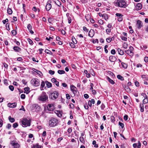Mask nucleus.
<instances>
[{"label": "nucleus", "mask_w": 148, "mask_h": 148, "mask_svg": "<svg viewBox=\"0 0 148 148\" xmlns=\"http://www.w3.org/2000/svg\"><path fill=\"white\" fill-rule=\"evenodd\" d=\"M115 3L116 6L121 8H125L127 6L126 3L124 0H116Z\"/></svg>", "instance_id": "obj_1"}, {"label": "nucleus", "mask_w": 148, "mask_h": 148, "mask_svg": "<svg viewBox=\"0 0 148 148\" xmlns=\"http://www.w3.org/2000/svg\"><path fill=\"white\" fill-rule=\"evenodd\" d=\"M58 123V120L54 117H51L49 122V126L51 127H53L56 126Z\"/></svg>", "instance_id": "obj_2"}, {"label": "nucleus", "mask_w": 148, "mask_h": 148, "mask_svg": "<svg viewBox=\"0 0 148 148\" xmlns=\"http://www.w3.org/2000/svg\"><path fill=\"white\" fill-rule=\"evenodd\" d=\"M31 120L27 118L22 119L21 120L22 126L23 127H26L30 126L31 125Z\"/></svg>", "instance_id": "obj_3"}, {"label": "nucleus", "mask_w": 148, "mask_h": 148, "mask_svg": "<svg viewBox=\"0 0 148 148\" xmlns=\"http://www.w3.org/2000/svg\"><path fill=\"white\" fill-rule=\"evenodd\" d=\"M48 97L46 93L42 92L41 94L39 97L38 99L39 101H45L47 100H48Z\"/></svg>", "instance_id": "obj_4"}, {"label": "nucleus", "mask_w": 148, "mask_h": 148, "mask_svg": "<svg viewBox=\"0 0 148 148\" xmlns=\"http://www.w3.org/2000/svg\"><path fill=\"white\" fill-rule=\"evenodd\" d=\"M31 84L33 85L37 86L40 85L39 80L37 78H33L31 81Z\"/></svg>", "instance_id": "obj_5"}, {"label": "nucleus", "mask_w": 148, "mask_h": 148, "mask_svg": "<svg viewBox=\"0 0 148 148\" xmlns=\"http://www.w3.org/2000/svg\"><path fill=\"white\" fill-rule=\"evenodd\" d=\"M58 95V92L57 91H54L51 94L50 96L51 99H55L57 98Z\"/></svg>", "instance_id": "obj_6"}, {"label": "nucleus", "mask_w": 148, "mask_h": 148, "mask_svg": "<svg viewBox=\"0 0 148 148\" xmlns=\"http://www.w3.org/2000/svg\"><path fill=\"white\" fill-rule=\"evenodd\" d=\"M11 144L14 148H18L20 147V145L14 140L11 142Z\"/></svg>", "instance_id": "obj_7"}, {"label": "nucleus", "mask_w": 148, "mask_h": 148, "mask_svg": "<svg viewBox=\"0 0 148 148\" xmlns=\"http://www.w3.org/2000/svg\"><path fill=\"white\" fill-rule=\"evenodd\" d=\"M47 108L48 110L50 111H52L54 109V107L53 104H49L47 106Z\"/></svg>", "instance_id": "obj_8"}, {"label": "nucleus", "mask_w": 148, "mask_h": 148, "mask_svg": "<svg viewBox=\"0 0 148 148\" xmlns=\"http://www.w3.org/2000/svg\"><path fill=\"white\" fill-rule=\"evenodd\" d=\"M136 25L139 29H140L143 26V23L142 22L139 20L137 21Z\"/></svg>", "instance_id": "obj_9"}, {"label": "nucleus", "mask_w": 148, "mask_h": 148, "mask_svg": "<svg viewBox=\"0 0 148 148\" xmlns=\"http://www.w3.org/2000/svg\"><path fill=\"white\" fill-rule=\"evenodd\" d=\"M71 90L72 91L74 94H75L77 93V89L76 87L73 85L70 86Z\"/></svg>", "instance_id": "obj_10"}, {"label": "nucleus", "mask_w": 148, "mask_h": 148, "mask_svg": "<svg viewBox=\"0 0 148 148\" xmlns=\"http://www.w3.org/2000/svg\"><path fill=\"white\" fill-rule=\"evenodd\" d=\"M116 57L113 56H110L109 58V60L111 62H114L116 61Z\"/></svg>", "instance_id": "obj_11"}, {"label": "nucleus", "mask_w": 148, "mask_h": 148, "mask_svg": "<svg viewBox=\"0 0 148 148\" xmlns=\"http://www.w3.org/2000/svg\"><path fill=\"white\" fill-rule=\"evenodd\" d=\"M8 106L12 108H15L16 106V103H9L8 104Z\"/></svg>", "instance_id": "obj_12"}, {"label": "nucleus", "mask_w": 148, "mask_h": 148, "mask_svg": "<svg viewBox=\"0 0 148 148\" xmlns=\"http://www.w3.org/2000/svg\"><path fill=\"white\" fill-rule=\"evenodd\" d=\"M95 32L94 31L91 29H90L88 33V36L91 37H92L94 35Z\"/></svg>", "instance_id": "obj_13"}, {"label": "nucleus", "mask_w": 148, "mask_h": 148, "mask_svg": "<svg viewBox=\"0 0 148 148\" xmlns=\"http://www.w3.org/2000/svg\"><path fill=\"white\" fill-rule=\"evenodd\" d=\"M27 28L31 34H33L34 32L32 30V27L30 24H29L27 26Z\"/></svg>", "instance_id": "obj_14"}, {"label": "nucleus", "mask_w": 148, "mask_h": 148, "mask_svg": "<svg viewBox=\"0 0 148 148\" xmlns=\"http://www.w3.org/2000/svg\"><path fill=\"white\" fill-rule=\"evenodd\" d=\"M142 8V4L140 3H138L137 4L136 7L135 8L137 10H139Z\"/></svg>", "instance_id": "obj_15"}, {"label": "nucleus", "mask_w": 148, "mask_h": 148, "mask_svg": "<svg viewBox=\"0 0 148 148\" xmlns=\"http://www.w3.org/2000/svg\"><path fill=\"white\" fill-rule=\"evenodd\" d=\"M13 49L16 52H19L21 51V49L18 46H14L13 48Z\"/></svg>", "instance_id": "obj_16"}, {"label": "nucleus", "mask_w": 148, "mask_h": 148, "mask_svg": "<svg viewBox=\"0 0 148 148\" xmlns=\"http://www.w3.org/2000/svg\"><path fill=\"white\" fill-rule=\"evenodd\" d=\"M51 7V5L50 3L47 4L46 6V8L47 11L49 10Z\"/></svg>", "instance_id": "obj_17"}, {"label": "nucleus", "mask_w": 148, "mask_h": 148, "mask_svg": "<svg viewBox=\"0 0 148 148\" xmlns=\"http://www.w3.org/2000/svg\"><path fill=\"white\" fill-rule=\"evenodd\" d=\"M55 113L59 117H61L62 116V114L61 112L60 111L56 110L55 111Z\"/></svg>", "instance_id": "obj_18"}, {"label": "nucleus", "mask_w": 148, "mask_h": 148, "mask_svg": "<svg viewBox=\"0 0 148 148\" xmlns=\"http://www.w3.org/2000/svg\"><path fill=\"white\" fill-rule=\"evenodd\" d=\"M125 52L128 55L132 56L133 55V53L132 51L130 50H128L125 51Z\"/></svg>", "instance_id": "obj_19"}, {"label": "nucleus", "mask_w": 148, "mask_h": 148, "mask_svg": "<svg viewBox=\"0 0 148 148\" xmlns=\"http://www.w3.org/2000/svg\"><path fill=\"white\" fill-rule=\"evenodd\" d=\"M117 50L119 55H122L124 54V52L121 49L119 48Z\"/></svg>", "instance_id": "obj_20"}, {"label": "nucleus", "mask_w": 148, "mask_h": 148, "mask_svg": "<svg viewBox=\"0 0 148 148\" xmlns=\"http://www.w3.org/2000/svg\"><path fill=\"white\" fill-rule=\"evenodd\" d=\"M45 83L46 84L48 88H49L52 86L51 84L48 81H46L45 82Z\"/></svg>", "instance_id": "obj_21"}, {"label": "nucleus", "mask_w": 148, "mask_h": 148, "mask_svg": "<svg viewBox=\"0 0 148 148\" xmlns=\"http://www.w3.org/2000/svg\"><path fill=\"white\" fill-rule=\"evenodd\" d=\"M107 79L112 84H114L115 82L114 81L111 79L109 77H108Z\"/></svg>", "instance_id": "obj_22"}, {"label": "nucleus", "mask_w": 148, "mask_h": 148, "mask_svg": "<svg viewBox=\"0 0 148 148\" xmlns=\"http://www.w3.org/2000/svg\"><path fill=\"white\" fill-rule=\"evenodd\" d=\"M45 85V83L44 82L42 81L41 84V87H40V90H43V87Z\"/></svg>", "instance_id": "obj_23"}, {"label": "nucleus", "mask_w": 148, "mask_h": 148, "mask_svg": "<svg viewBox=\"0 0 148 148\" xmlns=\"http://www.w3.org/2000/svg\"><path fill=\"white\" fill-rule=\"evenodd\" d=\"M8 119L10 122L11 123H13L15 121V119L12 117H11V116H9L8 117Z\"/></svg>", "instance_id": "obj_24"}, {"label": "nucleus", "mask_w": 148, "mask_h": 148, "mask_svg": "<svg viewBox=\"0 0 148 148\" xmlns=\"http://www.w3.org/2000/svg\"><path fill=\"white\" fill-rule=\"evenodd\" d=\"M32 70L33 71H34L36 73L40 75L41 74H42V73L41 72H40V71H39L38 70L36 69H35L34 68H33Z\"/></svg>", "instance_id": "obj_25"}, {"label": "nucleus", "mask_w": 148, "mask_h": 148, "mask_svg": "<svg viewBox=\"0 0 148 148\" xmlns=\"http://www.w3.org/2000/svg\"><path fill=\"white\" fill-rule=\"evenodd\" d=\"M103 16H102V17L104 18L105 20H107L108 19V16L107 14H103Z\"/></svg>", "instance_id": "obj_26"}, {"label": "nucleus", "mask_w": 148, "mask_h": 148, "mask_svg": "<svg viewBox=\"0 0 148 148\" xmlns=\"http://www.w3.org/2000/svg\"><path fill=\"white\" fill-rule=\"evenodd\" d=\"M55 3L59 7L61 5V2L58 0H56Z\"/></svg>", "instance_id": "obj_27"}, {"label": "nucleus", "mask_w": 148, "mask_h": 148, "mask_svg": "<svg viewBox=\"0 0 148 148\" xmlns=\"http://www.w3.org/2000/svg\"><path fill=\"white\" fill-rule=\"evenodd\" d=\"M145 99L143 100V103L145 104L148 102V98L147 97H145Z\"/></svg>", "instance_id": "obj_28"}, {"label": "nucleus", "mask_w": 148, "mask_h": 148, "mask_svg": "<svg viewBox=\"0 0 148 148\" xmlns=\"http://www.w3.org/2000/svg\"><path fill=\"white\" fill-rule=\"evenodd\" d=\"M7 11L8 13L9 14H11L12 13V11L11 9L9 8H8L7 10Z\"/></svg>", "instance_id": "obj_29"}, {"label": "nucleus", "mask_w": 148, "mask_h": 148, "mask_svg": "<svg viewBox=\"0 0 148 148\" xmlns=\"http://www.w3.org/2000/svg\"><path fill=\"white\" fill-rule=\"evenodd\" d=\"M117 77L118 79H120L121 81L124 80L123 77L120 75H118Z\"/></svg>", "instance_id": "obj_30"}, {"label": "nucleus", "mask_w": 148, "mask_h": 148, "mask_svg": "<svg viewBox=\"0 0 148 148\" xmlns=\"http://www.w3.org/2000/svg\"><path fill=\"white\" fill-rule=\"evenodd\" d=\"M58 73L60 74H64L65 73V72L63 70H58Z\"/></svg>", "instance_id": "obj_31"}, {"label": "nucleus", "mask_w": 148, "mask_h": 148, "mask_svg": "<svg viewBox=\"0 0 148 148\" xmlns=\"http://www.w3.org/2000/svg\"><path fill=\"white\" fill-rule=\"evenodd\" d=\"M140 111L141 112H143L144 111V106L143 104H140Z\"/></svg>", "instance_id": "obj_32"}, {"label": "nucleus", "mask_w": 148, "mask_h": 148, "mask_svg": "<svg viewBox=\"0 0 148 148\" xmlns=\"http://www.w3.org/2000/svg\"><path fill=\"white\" fill-rule=\"evenodd\" d=\"M69 45L72 48H74L75 47V44L73 42L72 43V42H70L69 43Z\"/></svg>", "instance_id": "obj_33"}, {"label": "nucleus", "mask_w": 148, "mask_h": 148, "mask_svg": "<svg viewBox=\"0 0 148 148\" xmlns=\"http://www.w3.org/2000/svg\"><path fill=\"white\" fill-rule=\"evenodd\" d=\"M121 65L124 68L126 69L127 67V65L124 62H122Z\"/></svg>", "instance_id": "obj_34"}, {"label": "nucleus", "mask_w": 148, "mask_h": 148, "mask_svg": "<svg viewBox=\"0 0 148 148\" xmlns=\"http://www.w3.org/2000/svg\"><path fill=\"white\" fill-rule=\"evenodd\" d=\"M119 124L120 126L122 128H123L124 127V124L121 122L120 121H119Z\"/></svg>", "instance_id": "obj_35"}, {"label": "nucleus", "mask_w": 148, "mask_h": 148, "mask_svg": "<svg viewBox=\"0 0 148 148\" xmlns=\"http://www.w3.org/2000/svg\"><path fill=\"white\" fill-rule=\"evenodd\" d=\"M27 41H28V42H29V43L30 45H33V42L32 41L31 39H30V38H28L27 39Z\"/></svg>", "instance_id": "obj_36"}, {"label": "nucleus", "mask_w": 148, "mask_h": 148, "mask_svg": "<svg viewBox=\"0 0 148 148\" xmlns=\"http://www.w3.org/2000/svg\"><path fill=\"white\" fill-rule=\"evenodd\" d=\"M110 119L112 122H114L115 121L114 117L113 116H110Z\"/></svg>", "instance_id": "obj_37"}, {"label": "nucleus", "mask_w": 148, "mask_h": 148, "mask_svg": "<svg viewBox=\"0 0 148 148\" xmlns=\"http://www.w3.org/2000/svg\"><path fill=\"white\" fill-rule=\"evenodd\" d=\"M111 30L110 29H106V32L107 34H109L111 32Z\"/></svg>", "instance_id": "obj_38"}, {"label": "nucleus", "mask_w": 148, "mask_h": 148, "mask_svg": "<svg viewBox=\"0 0 148 148\" xmlns=\"http://www.w3.org/2000/svg\"><path fill=\"white\" fill-rule=\"evenodd\" d=\"M121 38L122 39V40H124L125 41H127V38L126 37H124L123 36H121Z\"/></svg>", "instance_id": "obj_39"}, {"label": "nucleus", "mask_w": 148, "mask_h": 148, "mask_svg": "<svg viewBox=\"0 0 148 148\" xmlns=\"http://www.w3.org/2000/svg\"><path fill=\"white\" fill-rule=\"evenodd\" d=\"M32 148H40V147L37 144L36 145H33Z\"/></svg>", "instance_id": "obj_40"}, {"label": "nucleus", "mask_w": 148, "mask_h": 148, "mask_svg": "<svg viewBox=\"0 0 148 148\" xmlns=\"http://www.w3.org/2000/svg\"><path fill=\"white\" fill-rule=\"evenodd\" d=\"M72 40L74 43L76 44L77 43V41L74 37H72Z\"/></svg>", "instance_id": "obj_41"}, {"label": "nucleus", "mask_w": 148, "mask_h": 148, "mask_svg": "<svg viewBox=\"0 0 148 148\" xmlns=\"http://www.w3.org/2000/svg\"><path fill=\"white\" fill-rule=\"evenodd\" d=\"M10 89L12 91H13L14 90V87L13 86L10 85L9 87Z\"/></svg>", "instance_id": "obj_42"}, {"label": "nucleus", "mask_w": 148, "mask_h": 148, "mask_svg": "<svg viewBox=\"0 0 148 148\" xmlns=\"http://www.w3.org/2000/svg\"><path fill=\"white\" fill-rule=\"evenodd\" d=\"M49 73L51 75H53L54 74L55 71L51 70H50L49 71Z\"/></svg>", "instance_id": "obj_43"}, {"label": "nucleus", "mask_w": 148, "mask_h": 148, "mask_svg": "<svg viewBox=\"0 0 148 148\" xmlns=\"http://www.w3.org/2000/svg\"><path fill=\"white\" fill-rule=\"evenodd\" d=\"M45 52L46 53L48 54H50L51 53H52L51 52V51H50L49 50L47 49H46L45 50Z\"/></svg>", "instance_id": "obj_44"}, {"label": "nucleus", "mask_w": 148, "mask_h": 148, "mask_svg": "<svg viewBox=\"0 0 148 148\" xmlns=\"http://www.w3.org/2000/svg\"><path fill=\"white\" fill-rule=\"evenodd\" d=\"M6 27L7 30L9 31L10 29V28L9 27V25L8 23H7L6 25Z\"/></svg>", "instance_id": "obj_45"}, {"label": "nucleus", "mask_w": 148, "mask_h": 148, "mask_svg": "<svg viewBox=\"0 0 148 148\" xmlns=\"http://www.w3.org/2000/svg\"><path fill=\"white\" fill-rule=\"evenodd\" d=\"M18 126V124L16 123H14L13 125V127L14 128Z\"/></svg>", "instance_id": "obj_46"}, {"label": "nucleus", "mask_w": 148, "mask_h": 148, "mask_svg": "<svg viewBox=\"0 0 148 148\" xmlns=\"http://www.w3.org/2000/svg\"><path fill=\"white\" fill-rule=\"evenodd\" d=\"M111 53L112 55H114L116 53L115 50L114 49H112L111 51Z\"/></svg>", "instance_id": "obj_47"}, {"label": "nucleus", "mask_w": 148, "mask_h": 148, "mask_svg": "<svg viewBox=\"0 0 148 148\" xmlns=\"http://www.w3.org/2000/svg\"><path fill=\"white\" fill-rule=\"evenodd\" d=\"M68 22L69 23H71V19L70 17H68Z\"/></svg>", "instance_id": "obj_48"}, {"label": "nucleus", "mask_w": 148, "mask_h": 148, "mask_svg": "<svg viewBox=\"0 0 148 148\" xmlns=\"http://www.w3.org/2000/svg\"><path fill=\"white\" fill-rule=\"evenodd\" d=\"M25 95L24 94H22L21 95V99H23L25 98Z\"/></svg>", "instance_id": "obj_49"}, {"label": "nucleus", "mask_w": 148, "mask_h": 148, "mask_svg": "<svg viewBox=\"0 0 148 148\" xmlns=\"http://www.w3.org/2000/svg\"><path fill=\"white\" fill-rule=\"evenodd\" d=\"M116 16L119 17L123 16V15L121 14L120 13H116Z\"/></svg>", "instance_id": "obj_50"}, {"label": "nucleus", "mask_w": 148, "mask_h": 148, "mask_svg": "<svg viewBox=\"0 0 148 148\" xmlns=\"http://www.w3.org/2000/svg\"><path fill=\"white\" fill-rule=\"evenodd\" d=\"M79 140H80V141L82 143H83V142L84 141V138L83 137H80L79 138Z\"/></svg>", "instance_id": "obj_51"}, {"label": "nucleus", "mask_w": 148, "mask_h": 148, "mask_svg": "<svg viewBox=\"0 0 148 148\" xmlns=\"http://www.w3.org/2000/svg\"><path fill=\"white\" fill-rule=\"evenodd\" d=\"M12 34L14 35H15L16 34V31L15 30H13L12 31Z\"/></svg>", "instance_id": "obj_52"}, {"label": "nucleus", "mask_w": 148, "mask_h": 148, "mask_svg": "<svg viewBox=\"0 0 148 148\" xmlns=\"http://www.w3.org/2000/svg\"><path fill=\"white\" fill-rule=\"evenodd\" d=\"M99 23L101 25H103V22L102 20L100 19L98 21Z\"/></svg>", "instance_id": "obj_53"}, {"label": "nucleus", "mask_w": 148, "mask_h": 148, "mask_svg": "<svg viewBox=\"0 0 148 148\" xmlns=\"http://www.w3.org/2000/svg\"><path fill=\"white\" fill-rule=\"evenodd\" d=\"M135 84L136 86L137 87H138L139 86V83L137 81L135 82Z\"/></svg>", "instance_id": "obj_54"}, {"label": "nucleus", "mask_w": 148, "mask_h": 148, "mask_svg": "<svg viewBox=\"0 0 148 148\" xmlns=\"http://www.w3.org/2000/svg\"><path fill=\"white\" fill-rule=\"evenodd\" d=\"M83 29L84 31H85L86 32H88V29H87L86 27H83Z\"/></svg>", "instance_id": "obj_55"}, {"label": "nucleus", "mask_w": 148, "mask_h": 148, "mask_svg": "<svg viewBox=\"0 0 148 148\" xmlns=\"http://www.w3.org/2000/svg\"><path fill=\"white\" fill-rule=\"evenodd\" d=\"M3 64L4 67L7 69L8 66V64L5 62L3 63Z\"/></svg>", "instance_id": "obj_56"}, {"label": "nucleus", "mask_w": 148, "mask_h": 148, "mask_svg": "<svg viewBox=\"0 0 148 148\" xmlns=\"http://www.w3.org/2000/svg\"><path fill=\"white\" fill-rule=\"evenodd\" d=\"M11 127V125L10 124L8 123L7 124L6 126V128L8 129H10Z\"/></svg>", "instance_id": "obj_57"}, {"label": "nucleus", "mask_w": 148, "mask_h": 148, "mask_svg": "<svg viewBox=\"0 0 148 148\" xmlns=\"http://www.w3.org/2000/svg\"><path fill=\"white\" fill-rule=\"evenodd\" d=\"M66 98L67 99H70L71 98L69 94H66Z\"/></svg>", "instance_id": "obj_58"}, {"label": "nucleus", "mask_w": 148, "mask_h": 148, "mask_svg": "<svg viewBox=\"0 0 148 148\" xmlns=\"http://www.w3.org/2000/svg\"><path fill=\"white\" fill-rule=\"evenodd\" d=\"M106 41L108 43H110L111 41V39H110V38H107Z\"/></svg>", "instance_id": "obj_59"}, {"label": "nucleus", "mask_w": 148, "mask_h": 148, "mask_svg": "<svg viewBox=\"0 0 148 148\" xmlns=\"http://www.w3.org/2000/svg\"><path fill=\"white\" fill-rule=\"evenodd\" d=\"M8 21V18H6L5 20L3 21V22L4 24H5L6 22Z\"/></svg>", "instance_id": "obj_60"}, {"label": "nucleus", "mask_w": 148, "mask_h": 148, "mask_svg": "<svg viewBox=\"0 0 148 148\" xmlns=\"http://www.w3.org/2000/svg\"><path fill=\"white\" fill-rule=\"evenodd\" d=\"M107 26L109 29H110L112 27V25L111 23H109Z\"/></svg>", "instance_id": "obj_61"}, {"label": "nucleus", "mask_w": 148, "mask_h": 148, "mask_svg": "<svg viewBox=\"0 0 148 148\" xmlns=\"http://www.w3.org/2000/svg\"><path fill=\"white\" fill-rule=\"evenodd\" d=\"M51 81L53 83H54L57 81V80L54 78H53L51 79Z\"/></svg>", "instance_id": "obj_62"}, {"label": "nucleus", "mask_w": 148, "mask_h": 148, "mask_svg": "<svg viewBox=\"0 0 148 148\" xmlns=\"http://www.w3.org/2000/svg\"><path fill=\"white\" fill-rule=\"evenodd\" d=\"M84 106L85 108L86 109H88V105L87 103L85 104L84 105Z\"/></svg>", "instance_id": "obj_63"}, {"label": "nucleus", "mask_w": 148, "mask_h": 148, "mask_svg": "<svg viewBox=\"0 0 148 148\" xmlns=\"http://www.w3.org/2000/svg\"><path fill=\"white\" fill-rule=\"evenodd\" d=\"M144 61L146 62H148V57H145L144 58Z\"/></svg>", "instance_id": "obj_64"}]
</instances>
